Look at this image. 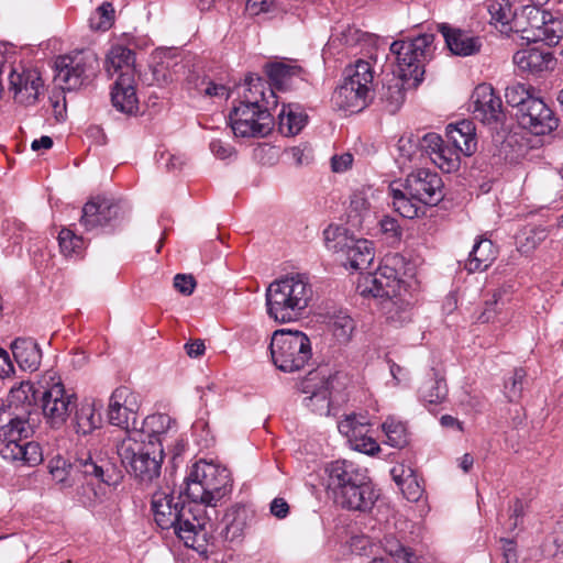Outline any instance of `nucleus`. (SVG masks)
I'll return each mask as SVG.
<instances>
[{"label": "nucleus", "instance_id": "obj_53", "mask_svg": "<svg viewBox=\"0 0 563 563\" xmlns=\"http://www.w3.org/2000/svg\"><path fill=\"white\" fill-rule=\"evenodd\" d=\"M506 102L516 107L517 112H521V109L526 104L528 100H533L534 97H531L526 86L522 84H515L506 88L505 91Z\"/></svg>", "mask_w": 563, "mask_h": 563}, {"label": "nucleus", "instance_id": "obj_47", "mask_svg": "<svg viewBox=\"0 0 563 563\" xmlns=\"http://www.w3.org/2000/svg\"><path fill=\"white\" fill-rule=\"evenodd\" d=\"M421 398L429 404H439L448 395L445 380L437 374L434 378L426 382L420 388Z\"/></svg>", "mask_w": 563, "mask_h": 563}, {"label": "nucleus", "instance_id": "obj_27", "mask_svg": "<svg viewBox=\"0 0 563 563\" xmlns=\"http://www.w3.org/2000/svg\"><path fill=\"white\" fill-rule=\"evenodd\" d=\"M439 30L445 40L446 46L454 55L471 56L478 53L482 47L481 38L465 31L445 24H441Z\"/></svg>", "mask_w": 563, "mask_h": 563}, {"label": "nucleus", "instance_id": "obj_46", "mask_svg": "<svg viewBox=\"0 0 563 563\" xmlns=\"http://www.w3.org/2000/svg\"><path fill=\"white\" fill-rule=\"evenodd\" d=\"M330 327L335 339L340 343H346L355 330V322L349 314L340 311L331 318Z\"/></svg>", "mask_w": 563, "mask_h": 563}, {"label": "nucleus", "instance_id": "obj_52", "mask_svg": "<svg viewBox=\"0 0 563 563\" xmlns=\"http://www.w3.org/2000/svg\"><path fill=\"white\" fill-rule=\"evenodd\" d=\"M58 243L64 255L78 254L84 247V240L69 229H62L58 234Z\"/></svg>", "mask_w": 563, "mask_h": 563}, {"label": "nucleus", "instance_id": "obj_1", "mask_svg": "<svg viewBox=\"0 0 563 563\" xmlns=\"http://www.w3.org/2000/svg\"><path fill=\"white\" fill-rule=\"evenodd\" d=\"M154 520L162 529H174V533L188 548L203 549L207 541V525L205 507L185 504L180 496H174L167 490H157L152 496Z\"/></svg>", "mask_w": 563, "mask_h": 563}, {"label": "nucleus", "instance_id": "obj_3", "mask_svg": "<svg viewBox=\"0 0 563 563\" xmlns=\"http://www.w3.org/2000/svg\"><path fill=\"white\" fill-rule=\"evenodd\" d=\"M166 439L145 441L144 434L134 429L117 445V452L128 473L141 482H151L159 475Z\"/></svg>", "mask_w": 563, "mask_h": 563}, {"label": "nucleus", "instance_id": "obj_11", "mask_svg": "<svg viewBox=\"0 0 563 563\" xmlns=\"http://www.w3.org/2000/svg\"><path fill=\"white\" fill-rule=\"evenodd\" d=\"M104 462L96 461L91 455L77 457L74 463L60 455H56L48 462L49 474L62 488H68L78 483L79 475L95 477L102 483H109L104 477Z\"/></svg>", "mask_w": 563, "mask_h": 563}, {"label": "nucleus", "instance_id": "obj_2", "mask_svg": "<svg viewBox=\"0 0 563 563\" xmlns=\"http://www.w3.org/2000/svg\"><path fill=\"white\" fill-rule=\"evenodd\" d=\"M266 311L278 323L298 321L313 298L308 277L301 274L274 280L266 289Z\"/></svg>", "mask_w": 563, "mask_h": 563}, {"label": "nucleus", "instance_id": "obj_34", "mask_svg": "<svg viewBox=\"0 0 563 563\" xmlns=\"http://www.w3.org/2000/svg\"><path fill=\"white\" fill-rule=\"evenodd\" d=\"M250 512L243 506H233L223 516L222 534L228 541H239L249 525Z\"/></svg>", "mask_w": 563, "mask_h": 563}, {"label": "nucleus", "instance_id": "obj_10", "mask_svg": "<svg viewBox=\"0 0 563 563\" xmlns=\"http://www.w3.org/2000/svg\"><path fill=\"white\" fill-rule=\"evenodd\" d=\"M230 125L235 136L264 137L274 126L273 115L266 108H258L256 100L234 107L229 115Z\"/></svg>", "mask_w": 563, "mask_h": 563}, {"label": "nucleus", "instance_id": "obj_57", "mask_svg": "<svg viewBox=\"0 0 563 563\" xmlns=\"http://www.w3.org/2000/svg\"><path fill=\"white\" fill-rule=\"evenodd\" d=\"M349 444L353 450L367 455H375L380 451L376 440L369 437L368 433H365L363 437L357 438L355 441H352Z\"/></svg>", "mask_w": 563, "mask_h": 563}, {"label": "nucleus", "instance_id": "obj_9", "mask_svg": "<svg viewBox=\"0 0 563 563\" xmlns=\"http://www.w3.org/2000/svg\"><path fill=\"white\" fill-rule=\"evenodd\" d=\"M55 80L63 90H75L88 82L98 71L99 60L90 51H79L56 59Z\"/></svg>", "mask_w": 563, "mask_h": 563}, {"label": "nucleus", "instance_id": "obj_30", "mask_svg": "<svg viewBox=\"0 0 563 563\" xmlns=\"http://www.w3.org/2000/svg\"><path fill=\"white\" fill-rule=\"evenodd\" d=\"M13 357L21 369L34 372L40 367L42 351L31 338H18L11 343Z\"/></svg>", "mask_w": 563, "mask_h": 563}, {"label": "nucleus", "instance_id": "obj_18", "mask_svg": "<svg viewBox=\"0 0 563 563\" xmlns=\"http://www.w3.org/2000/svg\"><path fill=\"white\" fill-rule=\"evenodd\" d=\"M122 214V207L112 198L96 197L82 207L80 224L91 231L111 224Z\"/></svg>", "mask_w": 563, "mask_h": 563}, {"label": "nucleus", "instance_id": "obj_16", "mask_svg": "<svg viewBox=\"0 0 563 563\" xmlns=\"http://www.w3.org/2000/svg\"><path fill=\"white\" fill-rule=\"evenodd\" d=\"M404 185L410 197L426 205H435L443 197L441 177L429 169L421 168L412 172L407 176Z\"/></svg>", "mask_w": 563, "mask_h": 563}, {"label": "nucleus", "instance_id": "obj_35", "mask_svg": "<svg viewBox=\"0 0 563 563\" xmlns=\"http://www.w3.org/2000/svg\"><path fill=\"white\" fill-rule=\"evenodd\" d=\"M497 251L490 240L482 239L475 243L465 268L473 272H482L488 268L496 260Z\"/></svg>", "mask_w": 563, "mask_h": 563}, {"label": "nucleus", "instance_id": "obj_51", "mask_svg": "<svg viewBox=\"0 0 563 563\" xmlns=\"http://www.w3.org/2000/svg\"><path fill=\"white\" fill-rule=\"evenodd\" d=\"M542 33L544 34L540 36L539 42H544L549 46L559 44L563 38V19L549 12Z\"/></svg>", "mask_w": 563, "mask_h": 563}, {"label": "nucleus", "instance_id": "obj_45", "mask_svg": "<svg viewBox=\"0 0 563 563\" xmlns=\"http://www.w3.org/2000/svg\"><path fill=\"white\" fill-rule=\"evenodd\" d=\"M344 79L362 84L373 89L374 69L369 62L358 59L355 64L349 65L344 70Z\"/></svg>", "mask_w": 563, "mask_h": 563}, {"label": "nucleus", "instance_id": "obj_22", "mask_svg": "<svg viewBox=\"0 0 563 563\" xmlns=\"http://www.w3.org/2000/svg\"><path fill=\"white\" fill-rule=\"evenodd\" d=\"M335 504L350 510L367 511L377 499V494L369 482L368 476L365 481L347 486L333 495Z\"/></svg>", "mask_w": 563, "mask_h": 563}, {"label": "nucleus", "instance_id": "obj_12", "mask_svg": "<svg viewBox=\"0 0 563 563\" xmlns=\"http://www.w3.org/2000/svg\"><path fill=\"white\" fill-rule=\"evenodd\" d=\"M76 395L58 380L48 386L41 397V409L45 422L53 429L63 428L76 407Z\"/></svg>", "mask_w": 563, "mask_h": 563}, {"label": "nucleus", "instance_id": "obj_33", "mask_svg": "<svg viewBox=\"0 0 563 563\" xmlns=\"http://www.w3.org/2000/svg\"><path fill=\"white\" fill-rule=\"evenodd\" d=\"M0 453L5 460L20 462L22 465L35 466L43 461V452L40 444L29 439L18 445L0 448Z\"/></svg>", "mask_w": 563, "mask_h": 563}, {"label": "nucleus", "instance_id": "obj_63", "mask_svg": "<svg viewBox=\"0 0 563 563\" xmlns=\"http://www.w3.org/2000/svg\"><path fill=\"white\" fill-rule=\"evenodd\" d=\"M274 0H246L245 9L250 15H258L261 13L274 10Z\"/></svg>", "mask_w": 563, "mask_h": 563}, {"label": "nucleus", "instance_id": "obj_62", "mask_svg": "<svg viewBox=\"0 0 563 563\" xmlns=\"http://www.w3.org/2000/svg\"><path fill=\"white\" fill-rule=\"evenodd\" d=\"M444 145L442 137L437 133H427L421 140V147L431 157Z\"/></svg>", "mask_w": 563, "mask_h": 563}, {"label": "nucleus", "instance_id": "obj_24", "mask_svg": "<svg viewBox=\"0 0 563 563\" xmlns=\"http://www.w3.org/2000/svg\"><path fill=\"white\" fill-rule=\"evenodd\" d=\"M271 85L278 90H287L306 80V71L295 60L283 59L268 63L264 67Z\"/></svg>", "mask_w": 563, "mask_h": 563}, {"label": "nucleus", "instance_id": "obj_19", "mask_svg": "<svg viewBox=\"0 0 563 563\" xmlns=\"http://www.w3.org/2000/svg\"><path fill=\"white\" fill-rule=\"evenodd\" d=\"M33 432L34 422L31 421L30 412L0 411V448L18 445Z\"/></svg>", "mask_w": 563, "mask_h": 563}, {"label": "nucleus", "instance_id": "obj_21", "mask_svg": "<svg viewBox=\"0 0 563 563\" xmlns=\"http://www.w3.org/2000/svg\"><path fill=\"white\" fill-rule=\"evenodd\" d=\"M325 473L327 487L332 496L352 484L365 481V476H367L365 468L347 460L331 462L327 465Z\"/></svg>", "mask_w": 563, "mask_h": 563}, {"label": "nucleus", "instance_id": "obj_7", "mask_svg": "<svg viewBox=\"0 0 563 563\" xmlns=\"http://www.w3.org/2000/svg\"><path fill=\"white\" fill-rule=\"evenodd\" d=\"M323 235L327 249L342 254L350 268L365 269L372 264L375 253L371 241L355 239L345 229L332 225L324 230Z\"/></svg>", "mask_w": 563, "mask_h": 563}, {"label": "nucleus", "instance_id": "obj_14", "mask_svg": "<svg viewBox=\"0 0 563 563\" xmlns=\"http://www.w3.org/2000/svg\"><path fill=\"white\" fill-rule=\"evenodd\" d=\"M516 117L520 126L534 135L549 134L559 125V119L552 109L540 98L528 100Z\"/></svg>", "mask_w": 563, "mask_h": 563}, {"label": "nucleus", "instance_id": "obj_32", "mask_svg": "<svg viewBox=\"0 0 563 563\" xmlns=\"http://www.w3.org/2000/svg\"><path fill=\"white\" fill-rule=\"evenodd\" d=\"M174 427L175 421L169 416L165 413H154L145 418L143 430L137 431L144 434L145 441L153 440L154 443H157V439H166V442H164V448H169L170 439L173 438L169 435V433H176Z\"/></svg>", "mask_w": 563, "mask_h": 563}, {"label": "nucleus", "instance_id": "obj_29", "mask_svg": "<svg viewBox=\"0 0 563 563\" xmlns=\"http://www.w3.org/2000/svg\"><path fill=\"white\" fill-rule=\"evenodd\" d=\"M446 135L452 143V147L465 156H471L477 148L475 125L470 120H462L456 124L448 125Z\"/></svg>", "mask_w": 563, "mask_h": 563}, {"label": "nucleus", "instance_id": "obj_4", "mask_svg": "<svg viewBox=\"0 0 563 563\" xmlns=\"http://www.w3.org/2000/svg\"><path fill=\"white\" fill-rule=\"evenodd\" d=\"M232 488L231 474L225 466L200 460L186 477V494L194 505L216 507Z\"/></svg>", "mask_w": 563, "mask_h": 563}, {"label": "nucleus", "instance_id": "obj_56", "mask_svg": "<svg viewBox=\"0 0 563 563\" xmlns=\"http://www.w3.org/2000/svg\"><path fill=\"white\" fill-rule=\"evenodd\" d=\"M371 203L364 191H355L351 196L350 212L355 213V224L362 223V217L369 211Z\"/></svg>", "mask_w": 563, "mask_h": 563}, {"label": "nucleus", "instance_id": "obj_44", "mask_svg": "<svg viewBox=\"0 0 563 563\" xmlns=\"http://www.w3.org/2000/svg\"><path fill=\"white\" fill-rule=\"evenodd\" d=\"M410 79L401 77L393 78L391 81L383 87L382 99L386 102L389 112H396L405 101V82Z\"/></svg>", "mask_w": 563, "mask_h": 563}, {"label": "nucleus", "instance_id": "obj_61", "mask_svg": "<svg viewBox=\"0 0 563 563\" xmlns=\"http://www.w3.org/2000/svg\"><path fill=\"white\" fill-rule=\"evenodd\" d=\"M380 230L384 234H386L388 238L393 239L394 241H399L401 238V229L398 224V221L391 217L385 216L379 221Z\"/></svg>", "mask_w": 563, "mask_h": 563}, {"label": "nucleus", "instance_id": "obj_48", "mask_svg": "<svg viewBox=\"0 0 563 563\" xmlns=\"http://www.w3.org/2000/svg\"><path fill=\"white\" fill-rule=\"evenodd\" d=\"M431 161L444 173H452L460 167V152L449 144H444Z\"/></svg>", "mask_w": 563, "mask_h": 563}, {"label": "nucleus", "instance_id": "obj_58", "mask_svg": "<svg viewBox=\"0 0 563 563\" xmlns=\"http://www.w3.org/2000/svg\"><path fill=\"white\" fill-rule=\"evenodd\" d=\"M400 489L409 501H418L423 495V487L419 483L416 475L407 478V481H405V483L400 486Z\"/></svg>", "mask_w": 563, "mask_h": 563}, {"label": "nucleus", "instance_id": "obj_41", "mask_svg": "<svg viewBox=\"0 0 563 563\" xmlns=\"http://www.w3.org/2000/svg\"><path fill=\"white\" fill-rule=\"evenodd\" d=\"M279 118V129L286 135H296L307 123V115L296 111L290 104L283 106Z\"/></svg>", "mask_w": 563, "mask_h": 563}, {"label": "nucleus", "instance_id": "obj_36", "mask_svg": "<svg viewBox=\"0 0 563 563\" xmlns=\"http://www.w3.org/2000/svg\"><path fill=\"white\" fill-rule=\"evenodd\" d=\"M389 192L393 198L391 205L396 212L407 219H413L419 212V201L410 197L405 190V185L393 183L389 186Z\"/></svg>", "mask_w": 563, "mask_h": 563}, {"label": "nucleus", "instance_id": "obj_6", "mask_svg": "<svg viewBox=\"0 0 563 563\" xmlns=\"http://www.w3.org/2000/svg\"><path fill=\"white\" fill-rule=\"evenodd\" d=\"M433 41V34L424 33L415 38L393 42L390 53L395 56L397 76L412 79L413 86H418L423 79L424 63L431 57Z\"/></svg>", "mask_w": 563, "mask_h": 563}, {"label": "nucleus", "instance_id": "obj_54", "mask_svg": "<svg viewBox=\"0 0 563 563\" xmlns=\"http://www.w3.org/2000/svg\"><path fill=\"white\" fill-rule=\"evenodd\" d=\"M525 377V369L516 368L512 375L505 382V395L509 401H517L521 397Z\"/></svg>", "mask_w": 563, "mask_h": 563}, {"label": "nucleus", "instance_id": "obj_43", "mask_svg": "<svg viewBox=\"0 0 563 563\" xmlns=\"http://www.w3.org/2000/svg\"><path fill=\"white\" fill-rule=\"evenodd\" d=\"M382 431L384 432L386 440L385 443L401 449L408 443L407 428L404 422L397 420L395 417H388L382 423Z\"/></svg>", "mask_w": 563, "mask_h": 563}, {"label": "nucleus", "instance_id": "obj_55", "mask_svg": "<svg viewBox=\"0 0 563 563\" xmlns=\"http://www.w3.org/2000/svg\"><path fill=\"white\" fill-rule=\"evenodd\" d=\"M528 5L522 7V9L517 12L515 11L512 19L509 23V29H507V33H518L521 35L523 40V35L529 34L530 29V20H528Z\"/></svg>", "mask_w": 563, "mask_h": 563}, {"label": "nucleus", "instance_id": "obj_17", "mask_svg": "<svg viewBox=\"0 0 563 563\" xmlns=\"http://www.w3.org/2000/svg\"><path fill=\"white\" fill-rule=\"evenodd\" d=\"M471 103L474 118L485 124H497L505 118L501 99L488 84H481L474 89Z\"/></svg>", "mask_w": 563, "mask_h": 563}, {"label": "nucleus", "instance_id": "obj_40", "mask_svg": "<svg viewBox=\"0 0 563 563\" xmlns=\"http://www.w3.org/2000/svg\"><path fill=\"white\" fill-rule=\"evenodd\" d=\"M486 9L490 15V23L495 24L501 33H507L515 11L509 0H487Z\"/></svg>", "mask_w": 563, "mask_h": 563}, {"label": "nucleus", "instance_id": "obj_60", "mask_svg": "<svg viewBox=\"0 0 563 563\" xmlns=\"http://www.w3.org/2000/svg\"><path fill=\"white\" fill-rule=\"evenodd\" d=\"M174 287L183 295L189 296L196 288V280L192 275L177 274L174 277Z\"/></svg>", "mask_w": 563, "mask_h": 563}, {"label": "nucleus", "instance_id": "obj_26", "mask_svg": "<svg viewBox=\"0 0 563 563\" xmlns=\"http://www.w3.org/2000/svg\"><path fill=\"white\" fill-rule=\"evenodd\" d=\"M409 297L410 294L402 288L396 296L380 301L382 312L390 325L398 328L412 320V302Z\"/></svg>", "mask_w": 563, "mask_h": 563}, {"label": "nucleus", "instance_id": "obj_13", "mask_svg": "<svg viewBox=\"0 0 563 563\" xmlns=\"http://www.w3.org/2000/svg\"><path fill=\"white\" fill-rule=\"evenodd\" d=\"M402 288L405 287L396 272L387 266L378 268L375 273L361 275L356 285V290L361 296L373 297L380 301L396 296Z\"/></svg>", "mask_w": 563, "mask_h": 563}, {"label": "nucleus", "instance_id": "obj_42", "mask_svg": "<svg viewBox=\"0 0 563 563\" xmlns=\"http://www.w3.org/2000/svg\"><path fill=\"white\" fill-rule=\"evenodd\" d=\"M338 430L347 439V442L351 443L365 433H368V422L365 417L352 413L345 416L338 422Z\"/></svg>", "mask_w": 563, "mask_h": 563}, {"label": "nucleus", "instance_id": "obj_37", "mask_svg": "<svg viewBox=\"0 0 563 563\" xmlns=\"http://www.w3.org/2000/svg\"><path fill=\"white\" fill-rule=\"evenodd\" d=\"M246 86L244 100L240 103H249L251 98H254L258 108L268 109L271 104L277 106L274 90L272 88L266 89V84L263 79L250 76L246 78Z\"/></svg>", "mask_w": 563, "mask_h": 563}, {"label": "nucleus", "instance_id": "obj_59", "mask_svg": "<svg viewBox=\"0 0 563 563\" xmlns=\"http://www.w3.org/2000/svg\"><path fill=\"white\" fill-rule=\"evenodd\" d=\"M503 307L504 302L500 301L497 295H494V299L485 303V308L479 314L478 320L483 323L495 321L498 314H500Z\"/></svg>", "mask_w": 563, "mask_h": 563}, {"label": "nucleus", "instance_id": "obj_38", "mask_svg": "<svg viewBox=\"0 0 563 563\" xmlns=\"http://www.w3.org/2000/svg\"><path fill=\"white\" fill-rule=\"evenodd\" d=\"M133 64L134 53L128 47L117 45L107 56L106 68L109 74L121 71L120 74L129 73L134 77Z\"/></svg>", "mask_w": 563, "mask_h": 563}, {"label": "nucleus", "instance_id": "obj_64", "mask_svg": "<svg viewBox=\"0 0 563 563\" xmlns=\"http://www.w3.org/2000/svg\"><path fill=\"white\" fill-rule=\"evenodd\" d=\"M195 87L210 97H223L227 95V88L223 85H217L211 81L207 82L205 78L198 80Z\"/></svg>", "mask_w": 563, "mask_h": 563}, {"label": "nucleus", "instance_id": "obj_25", "mask_svg": "<svg viewBox=\"0 0 563 563\" xmlns=\"http://www.w3.org/2000/svg\"><path fill=\"white\" fill-rule=\"evenodd\" d=\"M102 402L96 399H86L75 407L71 427L76 434L88 435L102 426Z\"/></svg>", "mask_w": 563, "mask_h": 563}, {"label": "nucleus", "instance_id": "obj_20", "mask_svg": "<svg viewBox=\"0 0 563 563\" xmlns=\"http://www.w3.org/2000/svg\"><path fill=\"white\" fill-rule=\"evenodd\" d=\"M9 86L16 102L31 106L38 99L43 89V80L36 69L22 68L19 71L16 68H12L9 75Z\"/></svg>", "mask_w": 563, "mask_h": 563}, {"label": "nucleus", "instance_id": "obj_5", "mask_svg": "<svg viewBox=\"0 0 563 563\" xmlns=\"http://www.w3.org/2000/svg\"><path fill=\"white\" fill-rule=\"evenodd\" d=\"M269 351L273 364L285 373L302 369L312 356L308 335L301 331L286 329L273 333Z\"/></svg>", "mask_w": 563, "mask_h": 563}, {"label": "nucleus", "instance_id": "obj_31", "mask_svg": "<svg viewBox=\"0 0 563 563\" xmlns=\"http://www.w3.org/2000/svg\"><path fill=\"white\" fill-rule=\"evenodd\" d=\"M514 63L522 71L539 74L551 67L553 56L550 52L530 47L516 52Z\"/></svg>", "mask_w": 563, "mask_h": 563}, {"label": "nucleus", "instance_id": "obj_8", "mask_svg": "<svg viewBox=\"0 0 563 563\" xmlns=\"http://www.w3.org/2000/svg\"><path fill=\"white\" fill-rule=\"evenodd\" d=\"M342 379V375L328 366H319L309 372L299 383L300 391L307 395L306 405L313 411L328 412L332 395L344 386Z\"/></svg>", "mask_w": 563, "mask_h": 563}, {"label": "nucleus", "instance_id": "obj_23", "mask_svg": "<svg viewBox=\"0 0 563 563\" xmlns=\"http://www.w3.org/2000/svg\"><path fill=\"white\" fill-rule=\"evenodd\" d=\"M373 98V89L362 84L343 78L333 95L335 106L351 113L363 110Z\"/></svg>", "mask_w": 563, "mask_h": 563}, {"label": "nucleus", "instance_id": "obj_49", "mask_svg": "<svg viewBox=\"0 0 563 563\" xmlns=\"http://www.w3.org/2000/svg\"><path fill=\"white\" fill-rule=\"evenodd\" d=\"M528 20H530L529 34L523 35V40L528 42H539V38L543 31V26L547 24V18L549 11L541 10L537 5H528Z\"/></svg>", "mask_w": 563, "mask_h": 563}, {"label": "nucleus", "instance_id": "obj_39", "mask_svg": "<svg viewBox=\"0 0 563 563\" xmlns=\"http://www.w3.org/2000/svg\"><path fill=\"white\" fill-rule=\"evenodd\" d=\"M384 551L394 559L395 563H422L410 548L405 547L394 534L387 533L380 541Z\"/></svg>", "mask_w": 563, "mask_h": 563}, {"label": "nucleus", "instance_id": "obj_50", "mask_svg": "<svg viewBox=\"0 0 563 563\" xmlns=\"http://www.w3.org/2000/svg\"><path fill=\"white\" fill-rule=\"evenodd\" d=\"M114 9L110 2H103L89 18V25L95 31H107L112 26Z\"/></svg>", "mask_w": 563, "mask_h": 563}, {"label": "nucleus", "instance_id": "obj_15", "mask_svg": "<svg viewBox=\"0 0 563 563\" xmlns=\"http://www.w3.org/2000/svg\"><path fill=\"white\" fill-rule=\"evenodd\" d=\"M140 409L139 395L126 386H120L113 390L108 405L109 421L113 426L129 430L135 426Z\"/></svg>", "mask_w": 563, "mask_h": 563}, {"label": "nucleus", "instance_id": "obj_28", "mask_svg": "<svg viewBox=\"0 0 563 563\" xmlns=\"http://www.w3.org/2000/svg\"><path fill=\"white\" fill-rule=\"evenodd\" d=\"M111 101L113 107L123 113L131 114L137 110L139 99L131 74L119 75L111 91Z\"/></svg>", "mask_w": 563, "mask_h": 563}]
</instances>
